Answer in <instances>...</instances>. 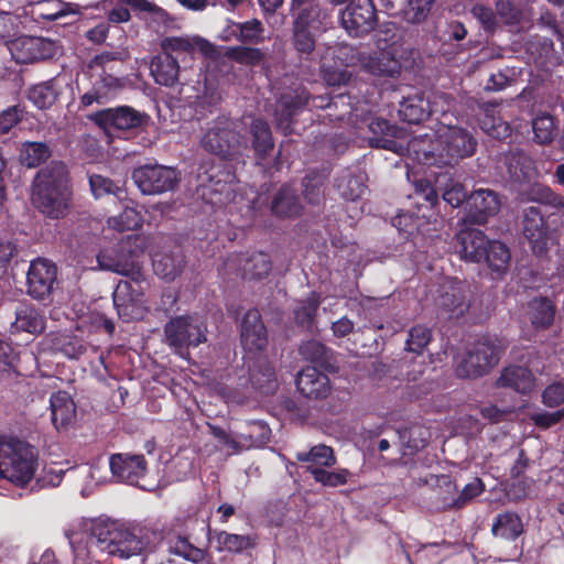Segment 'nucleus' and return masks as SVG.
I'll list each match as a JSON object with an SVG mask.
<instances>
[{
    "mask_svg": "<svg viewBox=\"0 0 564 564\" xmlns=\"http://www.w3.org/2000/svg\"><path fill=\"white\" fill-rule=\"evenodd\" d=\"M79 528L88 535L86 544L82 543L77 532L67 533L74 564H99L97 552L119 560L139 558L143 563L161 541L156 531L104 517L83 519Z\"/></svg>",
    "mask_w": 564,
    "mask_h": 564,
    "instance_id": "obj_1",
    "label": "nucleus"
},
{
    "mask_svg": "<svg viewBox=\"0 0 564 564\" xmlns=\"http://www.w3.org/2000/svg\"><path fill=\"white\" fill-rule=\"evenodd\" d=\"M400 39L395 23L382 24L377 40L379 50L366 54L362 69L375 77L398 78L403 68L411 67L415 62L414 50L401 43Z\"/></svg>",
    "mask_w": 564,
    "mask_h": 564,
    "instance_id": "obj_2",
    "label": "nucleus"
},
{
    "mask_svg": "<svg viewBox=\"0 0 564 564\" xmlns=\"http://www.w3.org/2000/svg\"><path fill=\"white\" fill-rule=\"evenodd\" d=\"M68 200L66 166L57 162L42 169L33 183L32 202L34 206L45 216L58 219L66 215Z\"/></svg>",
    "mask_w": 564,
    "mask_h": 564,
    "instance_id": "obj_3",
    "label": "nucleus"
},
{
    "mask_svg": "<svg viewBox=\"0 0 564 564\" xmlns=\"http://www.w3.org/2000/svg\"><path fill=\"white\" fill-rule=\"evenodd\" d=\"M39 468L37 451L29 443L0 437V476L18 485H26Z\"/></svg>",
    "mask_w": 564,
    "mask_h": 564,
    "instance_id": "obj_4",
    "label": "nucleus"
},
{
    "mask_svg": "<svg viewBox=\"0 0 564 564\" xmlns=\"http://www.w3.org/2000/svg\"><path fill=\"white\" fill-rule=\"evenodd\" d=\"M338 371L339 366L328 359L327 347L319 343V410L339 413L349 400V382Z\"/></svg>",
    "mask_w": 564,
    "mask_h": 564,
    "instance_id": "obj_5",
    "label": "nucleus"
},
{
    "mask_svg": "<svg viewBox=\"0 0 564 564\" xmlns=\"http://www.w3.org/2000/svg\"><path fill=\"white\" fill-rule=\"evenodd\" d=\"M142 252V239L135 235L128 236L99 250L96 256L97 268L135 279L140 274L138 258Z\"/></svg>",
    "mask_w": 564,
    "mask_h": 564,
    "instance_id": "obj_6",
    "label": "nucleus"
},
{
    "mask_svg": "<svg viewBox=\"0 0 564 564\" xmlns=\"http://www.w3.org/2000/svg\"><path fill=\"white\" fill-rule=\"evenodd\" d=\"M502 352L503 347L497 337L481 336L458 362L457 377L469 379L487 375L499 362Z\"/></svg>",
    "mask_w": 564,
    "mask_h": 564,
    "instance_id": "obj_7",
    "label": "nucleus"
},
{
    "mask_svg": "<svg viewBox=\"0 0 564 564\" xmlns=\"http://www.w3.org/2000/svg\"><path fill=\"white\" fill-rule=\"evenodd\" d=\"M438 160L443 167H454L462 160L470 158L477 149V140L473 133L460 127H447L438 134Z\"/></svg>",
    "mask_w": 564,
    "mask_h": 564,
    "instance_id": "obj_8",
    "label": "nucleus"
},
{
    "mask_svg": "<svg viewBox=\"0 0 564 564\" xmlns=\"http://www.w3.org/2000/svg\"><path fill=\"white\" fill-rule=\"evenodd\" d=\"M166 343L182 357L183 349L196 347L206 341V325L198 315L180 316L165 325Z\"/></svg>",
    "mask_w": 564,
    "mask_h": 564,
    "instance_id": "obj_9",
    "label": "nucleus"
},
{
    "mask_svg": "<svg viewBox=\"0 0 564 564\" xmlns=\"http://www.w3.org/2000/svg\"><path fill=\"white\" fill-rule=\"evenodd\" d=\"M200 143L206 151L221 158L235 154L242 145L237 133V124L225 117L218 118L210 123Z\"/></svg>",
    "mask_w": 564,
    "mask_h": 564,
    "instance_id": "obj_10",
    "label": "nucleus"
},
{
    "mask_svg": "<svg viewBox=\"0 0 564 564\" xmlns=\"http://www.w3.org/2000/svg\"><path fill=\"white\" fill-rule=\"evenodd\" d=\"M415 199L419 205L417 213L401 212L392 218V225L400 234L408 239L419 230L422 218L429 217L423 208L432 209L438 203L436 189L426 180H421L415 184Z\"/></svg>",
    "mask_w": 564,
    "mask_h": 564,
    "instance_id": "obj_11",
    "label": "nucleus"
},
{
    "mask_svg": "<svg viewBox=\"0 0 564 564\" xmlns=\"http://www.w3.org/2000/svg\"><path fill=\"white\" fill-rule=\"evenodd\" d=\"M132 178L145 195L162 194L175 188L180 181L175 169L164 165H143L133 171Z\"/></svg>",
    "mask_w": 564,
    "mask_h": 564,
    "instance_id": "obj_12",
    "label": "nucleus"
},
{
    "mask_svg": "<svg viewBox=\"0 0 564 564\" xmlns=\"http://www.w3.org/2000/svg\"><path fill=\"white\" fill-rule=\"evenodd\" d=\"M469 293L466 282L448 279L440 285L435 305L441 313L448 314L449 318H458L470 307Z\"/></svg>",
    "mask_w": 564,
    "mask_h": 564,
    "instance_id": "obj_13",
    "label": "nucleus"
},
{
    "mask_svg": "<svg viewBox=\"0 0 564 564\" xmlns=\"http://www.w3.org/2000/svg\"><path fill=\"white\" fill-rule=\"evenodd\" d=\"M8 48L17 63L31 64L53 57L58 45L45 37L19 36L9 42Z\"/></svg>",
    "mask_w": 564,
    "mask_h": 564,
    "instance_id": "obj_14",
    "label": "nucleus"
},
{
    "mask_svg": "<svg viewBox=\"0 0 564 564\" xmlns=\"http://www.w3.org/2000/svg\"><path fill=\"white\" fill-rule=\"evenodd\" d=\"M293 7L299 10L294 21L295 47L302 53H311L315 47L317 2L316 0H293Z\"/></svg>",
    "mask_w": 564,
    "mask_h": 564,
    "instance_id": "obj_15",
    "label": "nucleus"
},
{
    "mask_svg": "<svg viewBox=\"0 0 564 564\" xmlns=\"http://www.w3.org/2000/svg\"><path fill=\"white\" fill-rule=\"evenodd\" d=\"M434 480L433 486L440 489L438 495L444 492L442 509H462L468 502L476 497L480 496L485 490V485L480 478H475L471 482L465 485L460 494L457 497L454 495L457 492V485L451 475H438L432 476Z\"/></svg>",
    "mask_w": 564,
    "mask_h": 564,
    "instance_id": "obj_16",
    "label": "nucleus"
},
{
    "mask_svg": "<svg viewBox=\"0 0 564 564\" xmlns=\"http://www.w3.org/2000/svg\"><path fill=\"white\" fill-rule=\"evenodd\" d=\"M341 24L357 37L370 33L377 25V12L372 0H349L341 12Z\"/></svg>",
    "mask_w": 564,
    "mask_h": 564,
    "instance_id": "obj_17",
    "label": "nucleus"
},
{
    "mask_svg": "<svg viewBox=\"0 0 564 564\" xmlns=\"http://www.w3.org/2000/svg\"><path fill=\"white\" fill-rule=\"evenodd\" d=\"M523 235L536 257L546 254L551 240L547 221L539 206L527 207L522 219Z\"/></svg>",
    "mask_w": 564,
    "mask_h": 564,
    "instance_id": "obj_18",
    "label": "nucleus"
},
{
    "mask_svg": "<svg viewBox=\"0 0 564 564\" xmlns=\"http://www.w3.org/2000/svg\"><path fill=\"white\" fill-rule=\"evenodd\" d=\"M369 145L375 149H383L397 154L405 152V145L399 140L403 135V130L397 124L391 123L383 118H373L369 122Z\"/></svg>",
    "mask_w": 564,
    "mask_h": 564,
    "instance_id": "obj_19",
    "label": "nucleus"
},
{
    "mask_svg": "<svg viewBox=\"0 0 564 564\" xmlns=\"http://www.w3.org/2000/svg\"><path fill=\"white\" fill-rule=\"evenodd\" d=\"M56 267L45 259H36L31 262L28 271V292L37 300L48 297L56 281Z\"/></svg>",
    "mask_w": 564,
    "mask_h": 564,
    "instance_id": "obj_20",
    "label": "nucleus"
},
{
    "mask_svg": "<svg viewBox=\"0 0 564 564\" xmlns=\"http://www.w3.org/2000/svg\"><path fill=\"white\" fill-rule=\"evenodd\" d=\"M148 116L131 107L122 106L116 109H106L97 112L94 120L97 124L107 129L131 130L142 127L148 121Z\"/></svg>",
    "mask_w": 564,
    "mask_h": 564,
    "instance_id": "obj_21",
    "label": "nucleus"
},
{
    "mask_svg": "<svg viewBox=\"0 0 564 564\" xmlns=\"http://www.w3.org/2000/svg\"><path fill=\"white\" fill-rule=\"evenodd\" d=\"M500 207V197L492 189H476L467 198V216L474 224H486L489 217L498 214Z\"/></svg>",
    "mask_w": 564,
    "mask_h": 564,
    "instance_id": "obj_22",
    "label": "nucleus"
},
{
    "mask_svg": "<svg viewBox=\"0 0 564 564\" xmlns=\"http://www.w3.org/2000/svg\"><path fill=\"white\" fill-rule=\"evenodd\" d=\"M109 468L112 476L119 481H124L130 485L140 486L141 479L145 475V460L142 455L116 454L109 459Z\"/></svg>",
    "mask_w": 564,
    "mask_h": 564,
    "instance_id": "obj_23",
    "label": "nucleus"
},
{
    "mask_svg": "<svg viewBox=\"0 0 564 564\" xmlns=\"http://www.w3.org/2000/svg\"><path fill=\"white\" fill-rule=\"evenodd\" d=\"M113 304L121 319L129 322L142 318L147 307L142 294L129 282L120 283L113 293Z\"/></svg>",
    "mask_w": 564,
    "mask_h": 564,
    "instance_id": "obj_24",
    "label": "nucleus"
},
{
    "mask_svg": "<svg viewBox=\"0 0 564 564\" xmlns=\"http://www.w3.org/2000/svg\"><path fill=\"white\" fill-rule=\"evenodd\" d=\"M113 59L115 55L112 53H102L95 56L88 63V75L91 83L99 93L104 91L102 97L106 100L109 99L120 87L119 79L107 73V64Z\"/></svg>",
    "mask_w": 564,
    "mask_h": 564,
    "instance_id": "obj_25",
    "label": "nucleus"
},
{
    "mask_svg": "<svg viewBox=\"0 0 564 564\" xmlns=\"http://www.w3.org/2000/svg\"><path fill=\"white\" fill-rule=\"evenodd\" d=\"M300 354L312 361V365L303 368L296 378V387L299 392L307 398H317V367L315 359L317 356V341L312 339L300 347Z\"/></svg>",
    "mask_w": 564,
    "mask_h": 564,
    "instance_id": "obj_26",
    "label": "nucleus"
},
{
    "mask_svg": "<svg viewBox=\"0 0 564 564\" xmlns=\"http://www.w3.org/2000/svg\"><path fill=\"white\" fill-rule=\"evenodd\" d=\"M161 47L165 54H185L191 58L195 50L200 52L206 57H215L216 48L207 40L199 36H186V37H165L161 42Z\"/></svg>",
    "mask_w": 564,
    "mask_h": 564,
    "instance_id": "obj_27",
    "label": "nucleus"
},
{
    "mask_svg": "<svg viewBox=\"0 0 564 564\" xmlns=\"http://www.w3.org/2000/svg\"><path fill=\"white\" fill-rule=\"evenodd\" d=\"M405 151L419 164L426 166L443 167L438 160V135L422 134L412 138L405 145Z\"/></svg>",
    "mask_w": 564,
    "mask_h": 564,
    "instance_id": "obj_28",
    "label": "nucleus"
},
{
    "mask_svg": "<svg viewBox=\"0 0 564 564\" xmlns=\"http://www.w3.org/2000/svg\"><path fill=\"white\" fill-rule=\"evenodd\" d=\"M267 332L260 314L250 310L245 314L241 325V344L249 352L262 350L267 346Z\"/></svg>",
    "mask_w": 564,
    "mask_h": 564,
    "instance_id": "obj_29",
    "label": "nucleus"
},
{
    "mask_svg": "<svg viewBox=\"0 0 564 564\" xmlns=\"http://www.w3.org/2000/svg\"><path fill=\"white\" fill-rule=\"evenodd\" d=\"M228 270H238L246 279H261L271 269V261L263 252H253L250 256L231 257L225 263Z\"/></svg>",
    "mask_w": 564,
    "mask_h": 564,
    "instance_id": "obj_30",
    "label": "nucleus"
},
{
    "mask_svg": "<svg viewBox=\"0 0 564 564\" xmlns=\"http://www.w3.org/2000/svg\"><path fill=\"white\" fill-rule=\"evenodd\" d=\"M534 382L535 378L528 367L512 365L502 369L496 384L528 395L532 392Z\"/></svg>",
    "mask_w": 564,
    "mask_h": 564,
    "instance_id": "obj_31",
    "label": "nucleus"
},
{
    "mask_svg": "<svg viewBox=\"0 0 564 564\" xmlns=\"http://www.w3.org/2000/svg\"><path fill=\"white\" fill-rule=\"evenodd\" d=\"M459 253L463 259L479 263L482 261L489 239L479 229H464L457 235Z\"/></svg>",
    "mask_w": 564,
    "mask_h": 564,
    "instance_id": "obj_32",
    "label": "nucleus"
},
{
    "mask_svg": "<svg viewBox=\"0 0 564 564\" xmlns=\"http://www.w3.org/2000/svg\"><path fill=\"white\" fill-rule=\"evenodd\" d=\"M556 305L547 296H534L528 302V316L535 330L549 329L555 319Z\"/></svg>",
    "mask_w": 564,
    "mask_h": 564,
    "instance_id": "obj_33",
    "label": "nucleus"
},
{
    "mask_svg": "<svg viewBox=\"0 0 564 564\" xmlns=\"http://www.w3.org/2000/svg\"><path fill=\"white\" fill-rule=\"evenodd\" d=\"M490 531L496 539L513 542L524 533V525L517 512L503 511L492 519Z\"/></svg>",
    "mask_w": 564,
    "mask_h": 564,
    "instance_id": "obj_34",
    "label": "nucleus"
},
{
    "mask_svg": "<svg viewBox=\"0 0 564 564\" xmlns=\"http://www.w3.org/2000/svg\"><path fill=\"white\" fill-rule=\"evenodd\" d=\"M205 557L206 554L202 549L191 544L187 539L177 536L170 543L169 555L158 564H186L185 561L197 564L204 562Z\"/></svg>",
    "mask_w": 564,
    "mask_h": 564,
    "instance_id": "obj_35",
    "label": "nucleus"
},
{
    "mask_svg": "<svg viewBox=\"0 0 564 564\" xmlns=\"http://www.w3.org/2000/svg\"><path fill=\"white\" fill-rule=\"evenodd\" d=\"M430 98L414 95L403 98L399 107V117L409 124H420L431 118Z\"/></svg>",
    "mask_w": 564,
    "mask_h": 564,
    "instance_id": "obj_36",
    "label": "nucleus"
},
{
    "mask_svg": "<svg viewBox=\"0 0 564 564\" xmlns=\"http://www.w3.org/2000/svg\"><path fill=\"white\" fill-rule=\"evenodd\" d=\"M511 260V252L507 245L498 240H489L481 262L489 268L494 278L507 273Z\"/></svg>",
    "mask_w": 564,
    "mask_h": 564,
    "instance_id": "obj_37",
    "label": "nucleus"
},
{
    "mask_svg": "<svg viewBox=\"0 0 564 564\" xmlns=\"http://www.w3.org/2000/svg\"><path fill=\"white\" fill-rule=\"evenodd\" d=\"M75 413V403L67 392H57L51 397V414L55 427H65L70 424Z\"/></svg>",
    "mask_w": 564,
    "mask_h": 564,
    "instance_id": "obj_38",
    "label": "nucleus"
},
{
    "mask_svg": "<svg viewBox=\"0 0 564 564\" xmlns=\"http://www.w3.org/2000/svg\"><path fill=\"white\" fill-rule=\"evenodd\" d=\"M151 73L158 84L173 86L178 79L180 65L173 55L164 54L153 58Z\"/></svg>",
    "mask_w": 564,
    "mask_h": 564,
    "instance_id": "obj_39",
    "label": "nucleus"
},
{
    "mask_svg": "<svg viewBox=\"0 0 564 564\" xmlns=\"http://www.w3.org/2000/svg\"><path fill=\"white\" fill-rule=\"evenodd\" d=\"M306 96H299L294 95L293 93L282 95L278 100L274 110V117L276 119L278 127L286 131L290 128L292 116L301 106L306 104Z\"/></svg>",
    "mask_w": 564,
    "mask_h": 564,
    "instance_id": "obj_40",
    "label": "nucleus"
},
{
    "mask_svg": "<svg viewBox=\"0 0 564 564\" xmlns=\"http://www.w3.org/2000/svg\"><path fill=\"white\" fill-rule=\"evenodd\" d=\"M335 187L345 200L350 202L360 199L367 189L365 177L362 175H355L348 170L344 171L336 178Z\"/></svg>",
    "mask_w": 564,
    "mask_h": 564,
    "instance_id": "obj_41",
    "label": "nucleus"
},
{
    "mask_svg": "<svg viewBox=\"0 0 564 564\" xmlns=\"http://www.w3.org/2000/svg\"><path fill=\"white\" fill-rule=\"evenodd\" d=\"M212 435L218 441L221 448L229 455L239 454L250 449V444L245 442L247 438L243 432H227L221 427L209 425Z\"/></svg>",
    "mask_w": 564,
    "mask_h": 564,
    "instance_id": "obj_42",
    "label": "nucleus"
},
{
    "mask_svg": "<svg viewBox=\"0 0 564 564\" xmlns=\"http://www.w3.org/2000/svg\"><path fill=\"white\" fill-rule=\"evenodd\" d=\"M43 329L44 318L34 307L25 305L17 311V317L12 324L13 332L39 334Z\"/></svg>",
    "mask_w": 564,
    "mask_h": 564,
    "instance_id": "obj_43",
    "label": "nucleus"
},
{
    "mask_svg": "<svg viewBox=\"0 0 564 564\" xmlns=\"http://www.w3.org/2000/svg\"><path fill=\"white\" fill-rule=\"evenodd\" d=\"M252 147L259 159L265 158L274 147L271 130L268 123L261 119L252 120L250 127Z\"/></svg>",
    "mask_w": 564,
    "mask_h": 564,
    "instance_id": "obj_44",
    "label": "nucleus"
},
{
    "mask_svg": "<svg viewBox=\"0 0 564 564\" xmlns=\"http://www.w3.org/2000/svg\"><path fill=\"white\" fill-rule=\"evenodd\" d=\"M59 94V80L52 79L33 86L29 91V99L39 109L50 108Z\"/></svg>",
    "mask_w": 564,
    "mask_h": 564,
    "instance_id": "obj_45",
    "label": "nucleus"
},
{
    "mask_svg": "<svg viewBox=\"0 0 564 564\" xmlns=\"http://www.w3.org/2000/svg\"><path fill=\"white\" fill-rule=\"evenodd\" d=\"M271 209L281 217L296 215L299 205L294 191L290 186H282L273 198Z\"/></svg>",
    "mask_w": 564,
    "mask_h": 564,
    "instance_id": "obj_46",
    "label": "nucleus"
},
{
    "mask_svg": "<svg viewBox=\"0 0 564 564\" xmlns=\"http://www.w3.org/2000/svg\"><path fill=\"white\" fill-rule=\"evenodd\" d=\"M217 549L232 553H240L252 547L256 542L250 535L234 534L226 531L216 534Z\"/></svg>",
    "mask_w": 564,
    "mask_h": 564,
    "instance_id": "obj_47",
    "label": "nucleus"
},
{
    "mask_svg": "<svg viewBox=\"0 0 564 564\" xmlns=\"http://www.w3.org/2000/svg\"><path fill=\"white\" fill-rule=\"evenodd\" d=\"M183 257L181 254H161L153 259V270L155 274L163 279L173 280L183 268Z\"/></svg>",
    "mask_w": 564,
    "mask_h": 564,
    "instance_id": "obj_48",
    "label": "nucleus"
},
{
    "mask_svg": "<svg viewBox=\"0 0 564 564\" xmlns=\"http://www.w3.org/2000/svg\"><path fill=\"white\" fill-rule=\"evenodd\" d=\"M532 130L536 143L549 144L556 135V121L550 113H542L533 119Z\"/></svg>",
    "mask_w": 564,
    "mask_h": 564,
    "instance_id": "obj_49",
    "label": "nucleus"
},
{
    "mask_svg": "<svg viewBox=\"0 0 564 564\" xmlns=\"http://www.w3.org/2000/svg\"><path fill=\"white\" fill-rule=\"evenodd\" d=\"M143 221V217L135 207L127 204L122 213L118 216L108 218L107 224L110 228L123 231V230H135Z\"/></svg>",
    "mask_w": 564,
    "mask_h": 564,
    "instance_id": "obj_50",
    "label": "nucleus"
},
{
    "mask_svg": "<svg viewBox=\"0 0 564 564\" xmlns=\"http://www.w3.org/2000/svg\"><path fill=\"white\" fill-rule=\"evenodd\" d=\"M230 29L237 39L241 42L261 43L264 41L263 25L257 19H252L243 23L234 22L230 25Z\"/></svg>",
    "mask_w": 564,
    "mask_h": 564,
    "instance_id": "obj_51",
    "label": "nucleus"
},
{
    "mask_svg": "<svg viewBox=\"0 0 564 564\" xmlns=\"http://www.w3.org/2000/svg\"><path fill=\"white\" fill-rule=\"evenodd\" d=\"M327 54H332L344 66H356L358 64L362 66V59L366 57V54L358 47L345 43L327 47Z\"/></svg>",
    "mask_w": 564,
    "mask_h": 564,
    "instance_id": "obj_52",
    "label": "nucleus"
},
{
    "mask_svg": "<svg viewBox=\"0 0 564 564\" xmlns=\"http://www.w3.org/2000/svg\"><path fill=\"white\" fill-rule=\"evenodd\" d=\"M531 200L550 206L564 215V196L546 185L536 184L531 188Z\"/></svg>",
    "mask_w": 564,
    "mask_h": 564,
    "instance_id": "obj_53",
    "label": "nucleus"
},
{
    "mask_svg": "<svg viewBox=\"0 0 564 564\" xmlns=\"http://www.w3.org/2000/svg\"><path fill=\"white\" fill-rule=\"evenodd\" d=\"M36 12L41 18L53 21L70 13H77L78 10L76 4L52 0L37 3Z\"/></svg>",
    "mask_w": 564,
    "mask_h": 564,
    "instance_id": "obj_54",
    "label": "nucleus"
},
{
    "mask_svg": "<svg viewBox=\"0 0 564 564\" xmlns=\"http://www.w3.org/2000/svg\"><path fill=\"white\" fill-rule=\"evenodd\" d=\"M432 340V330L424 325H414L410 328L405 349L410 352L421 355Z\"/></svg>",
    "mask_w": 564,
    "mask_h": 564,
    "instance_id": "obj_55",
    "label": "nucleus"
},
{
    "mask_svg": "<svg viewBox=\"0 0 564 564\" xmlns=\"http://www.w3.org/2000/svg\"><path fill=\"white\" fill-rule=\"evenodd\" d=\"M430 98V109L431 117H435V120L441 124L449 127L452 124L451 120L447 119V113L449 112L454 99L447 94H432Z\"/></svg>",
    "mask_w": 564,
    "mask_h": 564,
    "instance_id": "obj_56",
    "label": "nucleus"
},
{
    "mask_svg": "<svg viewBox=\"0 0 564 564\" xmlns=\"http://www.w3.org/2000/svg\"><path fill=\"white\" fill-rule=\"evenodd\" d=\"M50 155L48 148L41 142H26L21 151V159L29 167H34L45 161Z\"/></svg>",
    "mask_w": 564,
    "mask_h": 564,
    "instance_id": "obj_57",
    "label": "nucleus"
},
{
    "mask_svg": "<svg viewBox=\"0 0 564 564\" xmlns=\"http://www.w3.org/2000/svg\"><path fill=\"white\" fill-rule=\"evenodd\" d=\"M144 17L143 19L148 23V25L153 29L155 32L166 31L172 24V20L169 17L167 12L155 6L154 3L149 2V8L143 10Z\"/></svg>",
    "mask_w": 564,
    "mask_h": 564,
    "instance_id": "obj_58",
    "label": "nucleus"
},
{
    "mask_svg": "<svg viewBox=\"0 0 564 564\" xmlns=\"http://www.w3.org/2000/svg\"><path fill=\"white\" fill-rule=\"evenodd\" d=\"M89 185L91 193L96 198H100L109 194L115 195L119 199L122 198L123 191L121 187L105 176L91 175L89 177Z\"/></svg>",
    "mask_w": 564,
    "mask_h": 564,
    "instance_id": "obj_59",
    "label": "nucleus"
},
{
    "mask_svg": "<svg viewBox=\"0 0 564 564\" xmlns=\"http://www.w3.org/2000/svg\"><path fill=\"white\" fill-rule=\"evenodd\" d=\"M250 379L252 384L259 389L270 391L275 381V373L273 367L267 361H261L258 368L251 370Z\"/></svg>",
    "mask_w": 564,
    "mask_h": 564,
    "instance_id": "obj_60",
    "label": "nucleus"
},
{
    "mask_svg": "<svg viewBox=\"0 0 564 564\" xmlns=\"http://www.w3.org/2000/svg\"><path fill=\"white\" fill-rule=\"evenodd\" d=\"M486 109V116L480 120V128L490 137L495 139H505L510 135L511 129L508 123L503 122L500 118H495L488 115Z\"/></svg>",
    "mask_w": 564,
    "mask_h": 564,
    "instance_id": "obj_61",
    "label": "nucleus"
},
{
    "mask_svg": "<svg viewBox=\"0 0 564 564\" xmlns=\"http://www.w3.org/2000/svg\"><path fill=\"white\" fill-rule=\"evenodd\" d=\"M435 0H409L408 9L404 12L405 20L411 23L423 22L434 3Z\"/></svg>",
    "mask_w": 564,
    "mask_h": 564,
    "instance_id": "obj_62",
    "label": "nucleus"
},
{
    "mask_svg": "<svg viewBox=\"0 0 564 564\" xmlns=\"http://www.w3.org/2000/svg\"><path fill=\"white\" fill-rule=\"evenodd\" d=\"M247 438L245 442L250 444V449L264 445L270 437V429L263 422H251L248 424V431L243 432Z\"/></svg>",
    "mask_w": 564,
    "mask_h": 564,
    "instance_id": "obj_63",
    "label": "nucleus"
},
{
    "mask_svg": "<svg viewBox=\"0 0 564 564\" xmlns=\"http://www.w3.org/2000/svg\"><path fill=\"white\" fill-rule=\"evenodd\" d=\"M18 356L12 346L0 340V378L9 377L15 372Z\"/></svg>",
    "mask_w": 564,
    "mask_h": 564,
    "instance_id": "obj_64",
    "label": "nucleus"
}]
</instances>
